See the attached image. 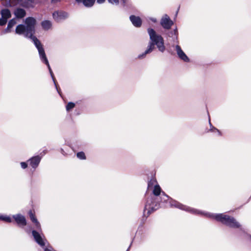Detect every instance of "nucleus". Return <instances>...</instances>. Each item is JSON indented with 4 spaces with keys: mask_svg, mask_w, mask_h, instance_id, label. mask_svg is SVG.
I'll return each instance as SVG.
<instances>
[{
    "mask_svg": "<svg viewBox=\"0 0 251 251\" xmlns=\"http://www.w3.org/2000/svg\"><path fill=\"white\" fill-rule=\"evenodd\" d=\"M25 26L23 25H18L16 28V33L18 34H24L25 37H29L32 39L35 46L38 49L41 59L47 65L52 78L55 84L53 72L50 66L42 45L40 41L33 35L34 33V26L36 24L35 19L31 17H28L25 19Z\"/></svg>",
    "mask_w": 251,
    "mask_h": 251,
    "instance_id": "1",
    "label": "nucleus"
},
{
    "mask_svg": "<svg viewBox=\"0 0 251 251\" xmlns=\"http://www.w3.org/2000/svg\"><path fill=\"white\" fill-rule=\"evenodd\" d=\"M148 31L150 35L151 42L148 46V49L145 51L144 53L139 56L138 57L139 58L144 57L147 54L151 52L154 49V45H156L159 50L161 52H163L165 50L164 40L162 37L157 34L152 29L149 28Z\"/></svg>",
    "mask_w": 251,
    "mask_h": 251,
    "instance_id": "2",
    "label": "nucleus"
},
{
    "mask_svg": "<svg viewBox=\"0 0 251 251\" xmlns=\"http://www.w3.org/2000/svg\"><path fill=\"white\" fill-rule=\"evenodd\" d=\"M211 216L215 218L217 221L221 222L223 224L230 226L238 227L240 226L239 224L234 219L230 218L228 216L223 214L212 215Z\"/></svg>",
    "mask_w": 251,
    "mask_h": 251,
    "instance_id": "3",
    "label": "nucleus"
},
{
    "mask_svg": "<svg viewBox=\"0 0 251 251\" xmlns=\"http://www.w3.org/2000/svg\"><path fill=\"white\" fill-rule=\"evenodd\" d=\"M161 24L164 28L169 29L173 23L167 15H165L161 19Z\"/></svg>",
    "mask_w": 251,
    "mask_h": 251,
    "instance_id": "4",
    "label": "nucleus"
},
{
    "mask_svg": "<svg viewBox=\"0 0 251 251\" xmlns=\"http://www.w3.org/2000/svg\"><path fill=\"white\" fill-rule=\"evenodd\" d=\"M156 183V181L155 179L151 180L148 183V188L155 184L153 190V194L155 196H159L161 192V188L159 185L155 184Z\"/></svg>",
    "mask_w": 251,
    "mask_h": 251,
    "instance_id": "5",
    "label": "nucleus"
},
{
    "mask_svg": "<svg viewBox=\"0 0 251 251\" xmlns=\"http://www.w3.org/2000/svg\"><path fill=\"white\" fill-rule=\"evenodd\" d=\"M67 17V13L63 11H56L53 13L54 19L57 22L64 20Z\"/></svg>",
    "mask_w": 251,
    "mask_h": 251,
    "instance_id": "6",
    "label": "nucleus"
},
{
    "mask_svg": "<svg viewBox=\"0 0 251 251\" xmlns=\"http://www.w3.org/2000/svg\"><path fill=\"white\" fill-rule=\"evenodd\" d=\"M32 235L36 242L41 246H44L45 243L40 234L35 230L32 231Z\"/></svg>",
    "mask_w": 251,
    "mask_h": 251,
    "instance_id": "7",
    "label": "nucleus"
},
{
    "mask_svg": "<svg viewBox=\"0 0 251 251\" xmlns=\"http://www.w3.org/2000/svg\"><path fill=\"white\" fill-rule=\"evenodd\" d=\"M177 54L179 57L185 62L189 61V58L183 50L181 49L180 47L177 45L176 47Z\"/></svg>",
    "mask_w": 251,
    "mask_h": 251,
    "instance_id": "8",
    "label": "nucleus"
},
{
    "mask_svg": "<svg viewBox=\"0 0 251 251\" xmlns=\"http://www.w3.org/2000/svg\"><path fill=\"white\" fill-rule=\"evenodd\" d=\"M13 218H14L16 223L20 226H25L26 225V220L25 218L20 214H18L15 216H13Z\"/></svg>",
    "mask_w": 251,
    "mask_h": 251,
    "instance_id": "9",
    "label": "nucleus"
},
{
    "mask_svg": "<svg viewBox=\"0 0 251 251\" xmlns=\"http://www.w3.org/2000/svg\"><path fill=\"white\" fill-rule=\"evenodd\" d=\"M130 20L131 21L132 24L136 27H139L141 25V20L138 17L131 16L130 17Z\"/></svg>",
    "mask_w": 251,
    "mask_h": 251,
    "instance_id": "10",
    "label": "nucleus"
},
{
    "mask_svg": "<svg viewBox=\"0 0 251 251\" xmlns=\"http://www.w3.org/2000/svg\"><path fill=\"white\" fill-rule=\"evenodd\" d=\"M96 0H76L78 3H82L86 7H91Z\"/></svg>",
    "mask_w": 251,
    "mask_h": 251,
    "instance_id": "11",
    "label": "nucleus"
},
{
    "mask_svg": "<svg viewBox=\"0 0 251 251\" xmlns=\"http://www.w3.org/2000/svg\"><path fill=\"white\" fill-rule=\"evenodd\" d=\"M40 161V158L39 156H35L32 158L30 160V165L34 168H36Z\"/></svg>",
    "mask_w": 251,
    "mask_h": 251,
    "instance_id": "12",
    "label": "nucleus"
},
{
    "mask_svg": "<svg viewBox=\"0 0 251 251\" xmlns=\"http://www.w3.org/2000/svg\"><path fill=\"white\" fill-rule=\"evenodd\" d=\"M29 215L31 220L35 224L36 228H40V223L38 222L37 219L35 217L34 215L31 211L29 212Z\"/></svg>",
    "mask_w": 251,
    "mask_h": 251,
    "instance_id": "13",
    "label": "nucleus"
},
{
    "mask_svg": "<svg viewBox=\"0 0 251 251\" xmlns=\"http://www.w3.org/2000/svg\"><path fill=\"white\" fill-rule=\"evenodd\" d=\"M1 17L7 20L9 18L11 17V13L10 11L7 9H4L1 11Z\"/></svg>",
    "mask_w": 251,
    "mask_h": 251,
    "instance_id": "14",
    "label": "nucleus"
},
{
    "mask_svg": "<svg viewBox=\"0 0 251 251\" xmlns=\"http://www.w3.org/2000/svg\"><path fill=\"white\" fill-rule=\"evenodd\" d=\"M15 15L16 17L22 18L25 15V12L24 9L19 8L15 11Z\"/></svg>",
    "mask_w": 251,
    "mask_h": 251,
    "instance_id": "15",
    "label": "nucleus"
},
{
    "mask_svg": "<svg viewBox=\"0 0 251 251\" xmlns=\"http://www.w3.org/2000/svg\"><path fill=\"white\" fill-rule=\"evenodd\" d=\"M42 26L44 29L48 30L51 27V24L49 21H45L42 23Z\"/></svg>",
    "mask_w": 251,
    "mask_h": 251,
    "instance_id": "16",
    "label": "nucleus"
},
{
    "mask_svg": "<svg viewBox=\"0 0 251 251\" xmlns=\"http://www.w3.org/2000/svg\"><path fill=\"white\" fill-rule=\"evenodd\" d=\"M16 24V22L14 19L11 20L8 24L7 29H6V32H9V30L10 28H11L13 26H14Z\"/></svg>",
    "mask_w": 251,
    "mask_h": 251,
    "instance_id": "17",
    "label": "nucleus"
},
{
    "mask_svg": "<svg viewBox=\"0 0 251 251\" xmlns=\"http://www.w3.org/2000/svg\"><path fill=\"white\" fill-rule=\"evenodd\" d=\"M75 103L73 102H69L66 106V109L67 111L70 110V109L73 108L75 107Z\"/></svg>",
    "mask_w": 251,
    "mask_h": 251,
    "instance_id": "18",
    "label": "nucleus"
},
{
    "mask_svg": "<svg viewBox=\"0 0 251 251\" xmlns=\"http://www.w3.org/2000/svg\"><path fill=\"white\" fill-rule=\"evenodd\" d=\"M77 157L81 159H85V155L83 152H79L77 153Z\"/></svg>",
    "mask_w": 251,
    "mask_h": 251,
    "instance_id": "19",
    "label": "nucleus"
},
{
    "mask_svg": "<svg viewBox=\"0 0 251 251\" xmlns=\"http://www.w3.org/2000/svg\"><path fill=\"white\" fill-rule=\"evenodd\" d=\"M0 219H1L3 221L6 222H10L11 221V218L8 216H0Z\"/></svg>",
    "mask_w": 251,
    "mask_h": 251,
    "instance_id": "20",
    "label": "nucleus"
},
{
    "mask_svg": "<svg viewBox=\"0 0 251 251\" xmlns=\"http://www.w3.org/2000/svg\"><path fill=\"white\" fill-rule=\"evenodd\" d=\"M7 21V20H6L5 19L1 17V18L0 19V25H4L6 23Z\"/></svg>",
    "mask_w": 251,
    "mask_h": 251,
    "instance_id": "21",
    "label": "nucleus"
},
{
    "mask_svg": "<svg viewBox=\"0 0 251 251\" xmlns=\"http://www.w3.org/2000/svg\"><path fill=\"white\" fill-rule=\"evenodd\" d=\"M108 1L112 4H117L119 2V0H108Z\"/></svg>",
    "mask_w": 251,
    "mask_h": 251,
    "instance_id": "22",
    "label": "nucleus"
},
{
    "mask_svg": "<svg viewBox=\"0 0 251 251\" xmlns=\"http://www.w3.org/2000/svg\"><path fill=\"white\" fill-rule=\"evenodd\" d=\"M21 166L23 168L25 169L27 167V164L25 162H22L21 163Z\"/></svg>",
    "mask_w": 251,
    "mask_h": 251,
    "instance_id": "23",
    "label": "nucleus"
},
{
    "mask_svg": "<svg viewBox=\"0 0 251 251\" xmlns=\"http://www.w3.org/2000/svg\"><path fill=\"white\" fill-rule=\"evenodd\" d=\"M53 251V249L51 247L46 248L45 249V251Z\"/></svg>",
    "mask_w": 251,
    "mask_h": 251,
    "instance_id": "24",
    "label": "nucleus"
},
{
    "mask_svg": "<svg viewBox=\"0 0 251 251\" xmlns=\"http://www.w3.org/2000/svg\"><path fill=\"white\" fill-rule=\"evenodd\" d=\"M105 1V0H97V2L99 4H101L103 3Z\"/></svg>",
    "mask_w": 251,
    "mask_h": 251,
    "instance_id": "25",
    "label": "nucleus"
},
{
    "mask_svg": "<svg viewBox=\"0 0 251 251\" xmlns=\"http://www.w3.org/2000/svg\"><path fill=\"white\" fill-rule=\"evenodd\" d=\"M123 2L124 3H125L126 2V0H122Z\"/></svg>",
    "mask_w": 251,
    "mask_h": 251,
    "instance_id": "26",
    "label": "nucleus"
},
{
    "mask_svg": "<svg viewBox=\"0 0 251 251\" xmlns=\"http://www.w3.org/2000/svg\"><path fill=\"white\" fill-rule=\"evenodd\" d=\"M147 205H146L145 206V209H147Z\"/></svg>",
    "mask_w": 251,
    "mask_h": 251,
    "instance_id": "27",
    "label": "nucleus"
}]
</instances>
